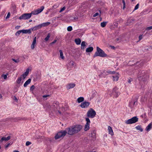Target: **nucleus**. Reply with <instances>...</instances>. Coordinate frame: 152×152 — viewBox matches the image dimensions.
<instances>
[{
	"label": "nucleus",
	"instance_id": "1",
	"mask_svg": "<svg viewBox=\"0 0 152 152\" xmlns=\"http://www.w3.org/2000/svg\"><path fill=\"white\" fill-rule=\"evenodd\" d=\"M82 128V126L80 125H76L66 129L67 134L71 135L78 133Z\"/></svg>",
	"mask_w": 152,
	"mask_h": 152
},
{
	"label": "nucleus",
	"instance_id": "2",
	"mask_svg": "<svg viewBox=\"0 0 152 152\" xmlns=\"http://www.w3.org/2000/svg\"><path fill=\"white\" fill-rule=\"evenodd\" d=\"M97 56L104 57H107V55L103 50L100 49L99 47H97L96 51L94 55V57Z\"/></svg>",
	"mask_w": 152,
	"mask_h": 152
},
{
	"label": "nucleus",
	"instance_id": "3",
	"mask_svg": "<svg viewBox=\"0 0 152 152\" xmlns=\"http://www.w3.org/2000/svg\"><path fill=\"white\" fill-rule=\"evenodd\" d=\"M146 75L144 71L140 70L139 71L137 78L140 81H144L146 80Z\"/></svg>",
	"mask_w": 152,
	"mask_h": 152
},
{
	"label": "nucleus",
	"instance_id": "4",
	"mask_svg": "<svg viewBox=\"0 0 152 152\" xmlns=\"http://www.w3.org/2000/svg\"><path fill=\"white\" fill-rule=\"evenodd\" d=\"M67 133V131L66 130L60 132H58L55 136V140H57L61 138H63Z\"/></svg>",
	"mask_w": 152,
	"mask_h": 152
},
{
	"label": "nucleus",
	"instance_id": "5",
	"mask_svg": "<svg viewBox=\"0 0 152 152\" xmlns=\"http://www.w3.org/2000/svg\"><path fill=\"white\" fill-rule=\"evenodd\" d=\"M138 120V118L137 116H134L125 121V123L126 124H131L137 122Z\"/></svg>",
	"mask_w": 152,
	"mask_h": 152
},
{
	"label": "nucleus",
	"instance_id": "6",
	"mask_svg": "<svg viewBox=\"0 0 152 152\" xmlns=\"http://www.w3.org/2000/svg\"><path fill=\"white\" fill-rule=\"evenodd\" d=\"M32 14L31 12L29 13H24L22 14L19 18V19L20 20H27L30 18L31 17Z\"/></svg>",
	"mask_w": 152,
	"mask_h": 152
},
{
	"label": "nucleus",
	"instance_id": "7",
	"mask_svg": "<svg viewBox=\"0 0 152 152\" xmlns=\"http://www.w3.org/2000/svg\"><path fill=\"white\" fill-rule=\"evenodd\" d=\"M96 115L95 111L92 108H91L89 110L87 113V115L89 118H94Z\"/></svg>",
	"mask_w": 152,
	"mask_h": 152
},
{
	"label": "nucleus",
	"instance_id": "8",
	"mask_svg": "<svg viewBox=\"0 0 152 152\" xmlns=\"http://www.w3.org/2000/svg\"><path fill=\"white\" fill-rule=\"evenodd\" d=\"M137 104V99H132L129 102V106L132 108L136 107Z\"/></svg>",
	"mask_w": 152,
	"mask_h": 152
},
{
	"label": "nucleus",
	"instance_id": "9",
	"mask_svg": "<svg viewBox=\"0 0 152 152\" xmlns=\"http://www.w3.org/2000/svg\"><path fill=\"white\" fill-rule=\"evenodd\" d=\"M44 7L43 6H41L40 8H39L36 10L32 11L31 13L33 15H36L41 12L44 10Z\"/></svg>",
	"mask_w": 152,
	"mask_h": 152
},
{
	"label": "nucleus",
	"instance_id": "10",
	"mask_svg": "<svg viewBox=\"0 0 152 152\" xmlns=\"http://www.w3.org/2000/svg\"><path fill=\"white\" fill-rule=\"evenodd\" d=\"M113 93L116 98H117L120 94V92L118 90V88L116 87H115L113 88Z\"/></svg>",
	"mask_w": 152,
	"mask_h": 152
},
{
	"label": "nucleus",
	"instance_id": "11",
	"mask_svg": "<svg viewBox=\"0 0 152 152\" xmlns=\"http://www.w3.org/2000/svg\"><path fill=\"white\" fill-rule=\"evenodd\" d=\"M90 102L85 101L81 103L80 106L83 108H85L88 107L90 105Z\"/></svg>",
	"mask_w": 152,
	"mask_h": 152
},
{
	"label": "nucleus",
	"instance_id": "12",
	"mask_svg": "<svg viewBox=\"0 0 152 152\" xmlns=\"http://www.w3.org/2000/svg\"><path fill=\"white\" fill-rule=\"evenodd\" d=\"M53 108L58 109L59 108V103L57 101H55L53 104Z\"/></svg>",
	"mask_w": 152,
	"mask_h": 152
},
{
	"label": "nucleus",
	"instance_id": "13",
	"mask_svg": "<svg viewBox=\"0 0 152 152\" xmlns=\"http://www.w3.org/2000/svg\"><path fill=\"white\" fill-rule=\"evenodd\" d=\"M75 83H71L68 84L66 86V88L67 90H69L71 88H72L75 87Z\"/></svg>",
	"mask_w": 152,
	"mask_h": 152
},
{
	"label": "nucleus",
	"instance_id": "14",
	"mask_svg": "<svg viewBox=\"0 0 152 152\" xmlns=\"http://www.w3.org/2000/svg\"><path fill=\"white\" fill-rule=\"evenodd\" d=\"M29 71V69H27L26 70V72L24 73L23 74V75H21L20 77H23V79L24 80L26 77L28 75V74Z\"/></svg>",
	"mask_w": 152,
	"mask_h": 152
},
{
	"label": "nucleus",
	"instance_id": "15",
	"mask_svg": "<svg viewBox=\"0 0 152 152\" xmlns=\"http://www.w3.org/2000/svg\"><path fill=\"white\" fill-rule=\"evenodd\" d=\"M42 28V26H41V24H39L38 25L35 26L33 27V28H31V30L33 31H35L37 30H38Z\"/></svg>",
	"mask_w": 152,
	"mask_h": 152
},
{
	"label": "nucleus",
	"instance_id": "16",
	"mask_svg": "<svg viewBox=\"0 0 152 152\" xmlns=\"http://www.w3.org/2000/svg\"><path fill=\"white\" fill-rule=\"evenodd\" d=\"M31 28L29 29H26V30H25V29H23L22 30V33L24 34H30L31 33Z\"/></svg>",
	"mask_w": 152,
	"mask_h": 152
},
{
	"label": "nucleus",
	"instance_id": "17",
	"mask_svg": "<svg viewBox=\"0 0 152 152\" xmlns=\"http://www.w3.org/2000/svg\"><path fill=\"white\" fill-rule=\"evenodd\" d=\"M10 136H8L7 137H2L1 138V140H0V142H1L3 141H8L10 139Z\"/></svg>",
	"mask_w": 152,
	"mask_h": 152
},
{
	"label": "nucleus",
	"instance_id": "18",
	"mask_svg": "<svg viewBox=\"0 0 152 152\" xmlns=\"http://www.w3.org/2000/svg\"><path fill=\"white\" fill-rule=\"evenodd\" d=\"M36 37H34L31 46V48L32 49H33L34 48V45L36 43Z\"/></svg>",
	"mask_w": 152,
	"mask_h": 152
},
{
	"label": "nucleus",
	"instance_id": "19",
	"mask_svg": "<svg viewBox=\"0 0 152 152\" xmlns=\"http://www.w3.org/2000/svg\"><path fill=\"white\" fill-rule=\"evenodd\" d=\"M108 130L109 134H110L112 136L113 135V132L111 127L108 126Z\"/></svg>",
	"mask_w": 152,
	"mask_h": 152
},
{
	"label": "nucleus",
	"instance_id": "20",
	"mask_svg": "<svg viewBox=\"0 0 152 152\" xmlns=\"http://www.w3.org/2000/svg\"><path fill=\"white\" fill-rule=\"evenodd\" d=\"M152 128V122L150 123L146 127L145 130H146L149 131Z\"/></svg>",
	"mask_w": 152,
	"mask_h": 152
},
{
	"label": "nucleus",
	"instance_id": "21",
	"mask_svg": "<svg viewBox=\"0 0 152 152\" xmlns=\"http://www.w3.org/2000/svg\"><path fill=\"white\" fill-rule=\"evenodd\" d=\"M35 140H43L44 139V137L40 135H36L34 137Z\"/></svg>",
	"mask_w": 152,
	"mask_h": 152
},
{
	"label": "nucleus",
	"instance_id": "22",
	"mask_svg": "<svg viewBox=\"0 0 152 152\" xmlns=\"http://www.w3.org/2000/svg\"><path fill=\"white\" fill-rule=\"evenodd\" d=\"M31 80L30 78L28 79L24 84V87H26L28 84L30 83Z\"/></svg>",
	"mask_w": 152,
	"mask_h": 152
},
{
	"label": "nucleus",
	"instance_id": "23",
	"mask_svg": "<svg viewBox=\"0 0 152 152\" xmlns=\"http://www.w3.org/2000/svg\"><path fill=\"white\" fill-rule=\"evenodd\" d=\"M50 24V22H47L43 23L41 24L42 27H45L49 25Z\"/></svg>",
	"mask_w": 152,
	"mask_h": 152
},
{
	"label": "nucleus",
	"instance_id": "24",
	"mask_svg": "<svg viewBox=\"0 0 152 152\" xmlns=\"http://www.w3.org/2000/svg\"><path fill=\"white\" fill-rule=\"evenodd\" d=\"M84 100V98L83 97H80L77 99V101L78 103H80L83 102Z\"/></svg>",
	"mask_w": 152,
	"mask_h": 152
},
{
	"label": "nucleus",
	"instance_id": "25",
	"mask_svg": "<svg viewBox=\"0 0 152 152\" xmlns=\"http://www.w3.org/2000/svg\"><path fill=\"white\" fill-rule=\"evenodd\" d=\"M75 41L76 44L77 45H80L81 42V39L80 38L76 39Z\"/></svg>",
	"mask_w": 152,
	"mask_h": 152
},
{
	"label": "nucleus",
	"instance_id": "26",
	"mask_svg": "<svg viewBox=\"0 0 152 152\" xmlns=\"http://www.w3.org/2000/svg\"><path fill=\"white\" fill-rule=\"evenodd\" d=\"M93 50V47H90L86 48V52H92Z\"/></svg>",
	"mask_w": 152,
	"mask_h": 152
},
{
	"label": "nucleus",
	"instance_id": "27",
	"mask_svg": "<svg viewBox=\"0 0 152 152\" xmlns=\"http://www.w3.org/2000/svg\"><path fill=\"white\" fill-rule=\"evenodd\" d=\"M86 42L85 41H82L81 44V48L82 50H84L85 48V47L86 46Z\"/></svg>",
	"mask_w": 152,
	"mask_h": 152
},
{
	"label": "nucleus",
	"instance_id": "28",
	"mask_svg": "<svg viewBox=\"0 0 152 152\" xmlns=\"http://www.w3.org/2000/svg\"><path fill=\"white\" fill-rule=\"evenodd\" d=\"M89 125L90 124H86L84 129V130L85 131H87L89 129Z\"/></svg>",
	"mask_w": 152,
	"mask_h": 152
},
{
	"label": "nucleus",
	"instance_id": "29",
	"mask_svg": "<svg viewBox=\"0 0 152 152\" xmlns=\"http://www.w3.org/2000/svg\"><path fill=\"white\" fill-rule=\"evenodd\" d=\"M135 128L137 130H140L141 132H142L143 130V129L142 128L141 126L140 125H138L136 126Z\"/></svg>",
	"mask_w": 152,
	"mask_h": 152
},
{
	"label": "nucleus",
	"instance_id": "30",
	"mask_svg": "<svg viewBox=\"0 0 152 152\" xmlns=\"http://www.w3.org/2000/svg\"><path fill=\"white\" fill-rule=\"evenodd\" d=\"M113 80L114 81H117L119 78V77L118 75H116L113 76Z\"/></svg>",
	"mask_w": 152,
	"mask_h": 152
},
{
	"label": "nucleus",
	"instance_id": "31",
	"mask_svg": "<svg viewBox=\"0 0 152 152\" xmlns=\"http://www.w3.org/2000/svg\"><path fill=\"white\" fill-rule=\"evenodd\" d=\"M59 53L60 54V57L61 58V59H64V57L63 56V54L62 51L61 50H59Z\"/></svg>",
	"mask_w": 152,
	"mask_h": 152
},
{
	"label": "nucleus",
	"instance_id": "32",
	"mask_svg": "<svg viewBox=\"0 0 152 152\" xmlns=\"http://www.w3.org/2000/svg\"><path fill=\"white\" fill-rule=\"evenodd\" d=\"M21 80L22 77H20L17 79L16 82L18 84H20L21 82Z\"/></svg>",
	"mask_w": 152,
	"mask_h": 152
},
{
	"label": "nucleus",
	"instance_id": "33",
	"mask_svg": "<svg viewBox=\"0 0 152 152\" xmlns=\"http://www.w3.org/2000/svg\"><path fill=\"white\" fill-rule=\"evenodd\" d=\"M107 23V22H103L101 23V26L102 27H104L105 26Z\"/></svg>",
	"mask_w": 152,
	"mask_h": 152
},
{
	"label": "nucleus",
	"instance_id": "34",
	"mask_svg": "<svg viewBox=\"0 0 152 152\" xmlns=\"http://www.w3.org/2000/svg\"><path fill=\"white\" fill-rule=\"evenodd\" d=\"M96 133V132L95 131H93L91 132V134L92 135V137H94V138L96 139V136L95 135Z\"/></svg>",
	"mask_w": 152,
	"mask_h": 152
},
{
	"label": "nucleus",
	"instance_id": "35",
	"mask_svg": "<svg viewBox=\"0 0 152 152\" xmlns=\"http://www.w3.org/2000/svg\"><path fill=\"white\" fill-rule=\"evenodd\" d=\"M50 37V34L49 33L48 34L47 37L45 38V40L46 42L49 39Z\"/></svg>",
	"mask_w": 152,
	"mask_h": 152
},
{
	"label": "nucleus",
	"instance_id": "36",
	"mask_svg": "<svg viewBox=\"0 0 152 152\" xmlns=\"http://www.w3.org/2000/svg\"><path fill=\"white\" fill-rule=\"evenodd\" d=\"M122 2L123 4V9L124 10L126 8V3L125 0H122Z\"/></svg>",
	"mask_w": 152,
	"mask_h": 152
},
{
	"label": "nucleus",
	"instance_id": "37",
	"mask_svg": "<svg viewBox=\"0 0 152 152\" xmlns=\"http://www.w3.org/2000/svg\"><path fill=\"white\" fill-rule=\"evenodd\" d=\"M21 32H22V30L18 31L15 34L16 36H18Z\"/></svg>",
	"mask_w": 152,
	"mask_h": 152
},
{
	"label": "nucleus",
	"instance_id": "38",
	"mask_svg": "<svg viewBox=\"0 0 152 152\" xmlns=\"http://www.w3.org/2000/svg\"><path fill=\"white\" fill-rule=\"evenodd\" d=\"M72 30V28L71 26H69L67 28V30L68 31H70Z\"/></svg>",
	"mask_w": 152,
	"mask_h": 152
},
{
	"label": "nucleus",
	"instance_id": "39",
	"mask_svg": "<svg viewBox=\"0 0 152 152\" xmlns=\"http://www.w3.org/2000/svg\"><path fill=\"white\" fill-rule=\"evenodd\" d=\"M20 120H21V119L20 118L18 117V118H14L13 120L14 121V122H17Z\"/></svg>",
	"mask_w": 152,
	"mask_h": 152
},
{
	"label": "nucleus",
	"instance_id": "40",
	"mask_svg": "<svg viewBox=\"0 0 152 152\" xmlns=\"http://www.w3.org/2000/svg\"><path fill=\"white\" fill-rule=\"evenodd\" d=\"M86 120L87 122V123L86 124H90V121L88 118H86Z\"/></svg>",
	"mask_w": 152,
	"mask_h": 152
},
{
	"label": "nucleus",
	"instance_id": "41",
	"mask_svg": "<svg viewBox=\"0 0 152 152\" xmlns=\"http://www.w3.org/2000/svg\"><path fill=\"white\" fill-rule=\"evenodd\" d=\"M134 21V19L133 18L129 19L127 20L128 23H132V22Z\"/></svg>",
	"mask_w": 152,
	"mask_h": 152
},
{
	"label": "nucleus",
	"instance_id": "42",
	"mask_svg": "<svg viewBox=\"0 0 152 152\" xmlns=\"http://www.w3.org/2000/svg\"><path fill=\"white\" fill-rule=\"evenodd\" d=\"M139 4H138L135 6L134 10L133 11V12H134V10L137 9L139 8Z\"/></svg>",
	"mask_w": 152,
	"mask_h": 152
},
{
	"label": "nucleus",
	"instance_id": "43",
	"mask_svg": "<svg viewBox=\"0 0 152 152\" xmlns=\"http://www.w3.org/2000/svg\"><path fill=\"white\" fill-rule=\"evenodd\" d=\"M69 64L70 65L74 66V65L75 63L74 61H71L69 62Z\"/></svg>",
	"mask_w": 152,
	"mask_h": 152
},
{
	"label": "nucleus",
	"instance_id": "44",
	"mask_svg": "<svg viewBox=\"0 0 152 152\" xmlns=\"http://www.w3.org/2000/svg\"><path fill=\"white\" fill-rule=\"evenodd\" d=\"M66 9V7H64L62 8L59 11L60 12H62L63 11H64L65 9Z\"/></svg>",
	"mask_w": 152,
	"mask_h": 152
},
{
	"label": "nucleus",
	"instance_id": "45",
	"mask_svg": "<svg viewBox=\"0 0 152 152\" xmlns=\"http://www.w3.org/2000/svg\"><path fill=\"white\" fill-rule=\"evenodd\" d=\"M58 5L57 4H54L53 6L52 7V9H56L58 7Z\"/></svg>",
	"mask_w": 152,
	"mask_h": 152
},
{
	"label": "nucleus",
	"instance_id": "46",
	"mask_svg": "<svg viewBox=\"0 0 152 152\" xmlns=\"http://www.w3.org/2000/svg\"><path fill=\"white\" fill-rule=\"evenodd\" d=\"M133 81V79L132 78H130L128 81V82L129 83H130L131 82Z\"/></svg>",
	"mask_w": 152,
	"mask_h": 152
},
{
	"label": "nucleus",
	"instance_id": "47",
	"mask_svg": "<svg viewBox=\"0 0 152 152\" xmlns=\"http://www.w3.org/2000/svg\"><path fill=\"white\" fill-rule=\"evenodd\" d=\"M12 60L16 63H18L19 62V59L16 60L12 58Z\"/></svg>",
	"mask_w": 152,
	"mask_h": 152
},
{
	"label": "nucleus",
	"instance_id": "48",
	"mask_svg": "<svg viewBox=\"0 0 152 152\" xmlns=\"http://www.w3.org/2000/svg\"><path fill=\"white\" fill-rule=\"evenodd\" d=\"M35 88V86L34 85L32 86L30 88V91H32Z\"/></svg>",
	"mask_w": 152,
	"mask_h": 152
},
{
	"label": "nucleus",
	"instance_id": "49",
	"mask_svg": "<svg viewBox=\"0 0 152 152\" xmlns=\"http://www.w3.org/2000/svg\"><path fill=\"white\" fill-rule=\"evenodd\" d=\"M31 144V143L29 141H27L26 143V146H28L30 145Z\"/></svg>",
	"mask_w": 152,
	"mask_h": 152
},
{
	"label": "nucleus",
	"instance_id": "50",
	"mask_svg": "<svg viewBox=\"0 0 152 152\" xmlns=\"http://www.w3.org/2000/svg\"><path fill=\"white\" fill-rule=\"evenodd\" d=\"M151 29H152V26H149V27H147L146 28V30H150Z\"/></svg>",
	"mask_w": 152,
	"mask_h": 152
},
{
	"label": "nucleus",
	"instance_id": "51",
	"mask_svg": "<svg viewBox=\"0 0 152 152\" xmlns=\"http://www.w3.org/2000/svg\"><path fill=\"white\" fill-rule=\"evenodd\" d=\"M2 77L4 78V79H6L7 78V75H2Z\"/></svg>",
	"mask_w": 152,
	"mask_h": 152
},
{
	"label": "nucleus",
	"instance_id": "52",
	"mask_svg": "<svg viewBox=\"0 0 152 152\" xmlns=\"http://www.w3.org/2000/svg\"><path fill=\"white\" fill-rule=\"evenodd\" d=\"M99 15V13L98 12H96L93 15V17H96V16L98 15Z\"/></svg>",
	"mask_w": 152,
	"mask_h": 152
},
{
	"label": "nucleus",
	"instance_id": "53",
	"mask_svg": "<svg viewBox=\"0 0 152 152\" xmlns=\"http://www.w3.org/2000/svg\"><path fill=\"white\" fill-rule=\"evenodd\" d=\"M50 95H45L43 96L42 97L43 98H46V97H50Z\"/></svg>",
	"mask_w": 152,
	"mask_h": 152
},
{
	"label": "nucleus",
	"instance_id": "54",
	"mask_svg": "<svg viewBox=\"0 0 152 152\" xmlns=\"http://www.w3.org/2000/svg\"><path fill=\"white\" fill-rule=\"evenodd\" d=\"M142 35H141L140 36H139V41H140L142 39Z\"/></svg>",
	"mask_w": 152,
	"mask_h": 152
},
{
	"label": "nucleus",
	"instance_id": "55",
	"mask_svg": "<svg viewBox=\"0 0 152 152\" xmlns=\"http://www.w3.org/2000/svg\"><path fill=\"white\" fill-rule=\"evenodd\" d=\"M10 16V13L9 12L8 13V14L7 15V17H6V18H8Z\"/></svg>",
	"mask_w": 152,
	"mask_h": 152
},
{
	"label": "nucleus",
	"instance_id": "56",
	"mask_svg": "<svg viewBox=\"0 0 152 152\" xmlns=\"http://www.w3.org/2000/svg\"><path fill=\"white\" fill-rule=\"evenodd\" d=\"M56 41H57L55 39L54 40V41L52 42V44H54V43H55L56 42Z\"/></svg>",
	"mask_w": 152,
	"mask_h": 152
},
{
	"label": "nucleus",
	"instance_id": "57",
	"mask_svg": "<svg viewBox=\"0 0 152 152\" xmlns=\"http://www.w3.org/2000/svg\"><path fill=\"white\" fill-rule=\"evenodd\" d=\"M10 143H9L7 144L6 145V146H5V147L6 148L8 147H9V145H10Z\"/></svg>",
	"mask_w": 152,
	"mask_h": 152
},
{
	"label": "nucleus",
	"instance_id": "58",
	"mask_svg": "<svg viewBox=\"0 0 152 152\" xmlns=\"http://www.w3.org/2000/svg\"><path fill=\"white\" fill-rule=\"evenodd\" d=\"M110 47L113 49H114L115 48V47L114 46H111Z\"/></svg>",
	"mask_w": 152,
	"mask_h": 152
},
{
	"label": "nucleus",
	"instance_id": "59",
	"mask_svg": "<svg viewBox=\"0 0 152 152\" xmlns=\"http://www.w3.org/2000/svg\"><path fill=\"white\" fill-rule=\"evenodd\" d=\"M115 73V71H113V72H111L110 71V74H114V73Z\"/></svg>",
	"mask_w": 152,
	"mask_h": 152
},
{
	"label": "nucleus",
	"instance_id": "60",
	"mask_svg": "<svg viewBox=\"0 0 152 152\" xmlns=\"http://www.w3.org/2000/svg\"><path fill=\"white\" fill-rule=\"evenodd\" d=\"M20 27V26H17L15 27V28L18 29Z\"/></svg>",
	"mask_w": 152,
	"mask_h": 152
},
{
	"label": "nucleus",
	"instance_id": "61",
	"mask_svg": "<svg viewBox=\"0 0 152 152\" xmlns=\"http://www.w3.org/2000/svg\"><path fill=\"white\" fill-rule=\"evenodd\" d=\"M13 152H20L18 151L15 150L13 151Z\"/></svg>",
	"mask_w": 152,
	"mask_h": 152
},
{
	"label": "nucleus",
	"instance_id": "62",
	"mask_svg": "<svg viewBox=\"0 0 152 152\" xmlns=\"http://www.w3.org/2000/svg\"><path fill=\"white\" fill-rule=\"evenodd\" d=\"M14 98H15V100H16V101H17V100H18L17 99V98H16V97L15 96V97H14Z\"/></svg>",
	"mask_w": 152,
	"mask_h": 152
},
{
	"label": "nucleus",
	"instance_id": "63",
	"mask_svg": "<svg viewBox=\"0 0 152 152\" xmlns=\"http://www.w3.org/2000/svg\"><path fill=\"white\" fill-rule=\"evenodd\" d=\"M2 98V96L0 94V99Z\"/></svg>",
	"mask_w": 152,
	"mask_h": 152
},
{
	"label": "nucleus",
	"instance_id": "64",
	"mask_svg": "<svg viewBox=\"0 0 152 152\" xmlns=\"http://www.w3.org/2000/svg\"><path fill=\"white\" fill-rule=\"evenodd\" d=\"M58 113L60 114H61V112L59 111H58Z\"/></svg>",
	"mask_w": 152,
	"mask_h": 152
}]
</instances>
